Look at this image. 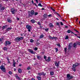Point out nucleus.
<instances>
[{
    "label": "nucleus",
    "mask_w": 80,
    "mask_h": 80,
    "mask_svg": "<svg viewBox=\"0 0 80 80\" xmlns=\"http://www.w3.org/2000/svg\"><path fill=\"white\" fill-rule=\"evenodd\" d=\"M57 38V37H54V39H55V40H56V39Z\"/></svg>",
    "instance_id": "obj_62"
},
{
    "label": "nucleus",
    "mask_w": 80,
    "mask_h": 80,
    "mask_svg": "<svg viewBox=\"0 0 80 80\" xmlns=\"http://www.w3.org/2000/svg\"><path fill=\"white\" fill-rule=\"evenodd\" d=\"M28 14L29 16L30 17H32V15H34L35 14V11L33 10H32L31 12H29Z\"/></svg>",
    "instance_id": "obj_1"
},
{
    "label": "nucleus",
    "mask_w": 80,
    "mask_h": 80,
    "mask_svg": "<svg viewBox=\"0 0 80 80\" xmlns=\"http://www.w3.org/2000/svg\"><path fill=\"white\" fill-rule=\"evenodd\" d=\"M57 46H58V47H60V45L59 44H57Z\"/></svg>",
    "instance_id": "obj_46"
},
{
    "label": "nucleus",
    "mask_w": 80,
    "mask_h": 80,
    "mask_svg": "<svg viewBox=\"0 0 80 80\" xmlns=\"http://www.w3.org/2000/svg\"><path fill=\"white\" fill-rule=\"evenodd\" d=\"M35 0L36 2L37 3H38V0Z\"/></svg>",
    "instance_id": "obj_53"
},
{
    "label": "nucleus",
    "mask_w": 80,
    "mask_h": 80,
    "mask_svg": "<svg viewBox=\"0 0 80 80\" xmlns=\"http://www.w3.org/2000/svg\"><path fill=\"white\" fill-rule=\"evenodd\" d=\"M16 79L18 80H21V79L20 78V77H17V78H16Z\"/></svg>",
    "instance_id": "obj_30"
},
{
    "label": "nucleus",
    "mask_w": 80,
    "mask_h": 80,
    "mask_svg": "<svg viewBox=\"0 0 80 80\" xmlns=\"http://www.w3.org/2000/svg\"><path fill=\"white\" fill-rule=\"evenodd\" d=\"M55 50H56V52H58V48H55Z\"/></svg>",
    "instance_id": "obj_35"
},
{
    "label": "nucleus",
    "mask_w": 80,
    "mask_h": 80,
    "mask_svg": "<svg viewBox=\"0 0 80 80\" xmlns=\"http://www.w3.org/2000/svg\"><path fill=\"white\" fill-rule=\"evenodd\" d=\"M59 63H60V61H58V62H55V64L56 67H58L59 66Z\"/></svg>",
    "instance_id": "obj_9"
},
{
    "label": "nucleus",
    "mask_w": 80,
    "mask_h": 80,
    "mask_svg": "<svg viewBox=\"0 0 80 80\" xmlns=\"http://www.w3.org/2000/svg\"><path fill=\"white\" fill-rule=\"evenodd\" d=\"M38 14V12H35L34 13V15L35 16H36V15H37Z\"/></svg>",
    "instance_id": "obj_28"
},
{
    "label": "nucleus",
    "mask_w": 80,
    "mask_h": 80,
    "mask_svg": "<svg viewBox=\"0 0 80 80\" xmlns=\"http://www.w3.org/2000/svg\"><path fill=\"white\" fill-rule=\"evenodd\" d=\"M11 44V42L8 41H6L5 42V46H7V45H10Z\"/></svg>",
    "instance_id": "obj_8"
},
{
    "label": "nucleus",
    "mask_w": 80,
    "mask_h": 80,
    "mask_svg": "<svg viewBox=\"0 0 80 80\" xmlns=\"http://www.w3.org/2000/svg\"><path fill=\"white\" fill-rule=\"evenodd\" d=\"M34 4V5H35V6H36L37 7L38 6H37V4H36L35 3Z\"/></svg>",
    "instance_id": "obj_60"
},
{
    "label": "nucleus",
    "mask_w": 80,
    "mask_h": 80,
    "mask_svg": "<svg viewBox=\"0 0 80 80\" xmlns=\"http://www.w3.org/2000/svg\"><path fill=\"white\" fill-rule=\"evenodd\" d=\"M36 44L37 45H40V43L37 42V43H36Z\"/></svg>",
    "instance_id": "obj_50"
},
{
    "label": "nucleus",
    "mask_w": 80,
    "mask_h": 80,
    "mask_svg": "<svg viewBox=\"0 0 80 80\" xmlns=\"http://www.w3.org/2000/svg\"><path fill=\"white\" fill-rule=\"evenodd\" d=\"M11 12L12 13V14H14L15 13V12H17V11H16V10H15V9L11 8Z\"/></svg>",
    "instance_id": "obj_5"
},
{
    "label": "nucleus",
    "mask_w": 80,
    "mask_h": 80,
    "mask_svg": "<svg viewBox=\"0 0 80 80\" xmlns=\"http://www.w3.org/2000/svg\"><path fill=\"white\" fill-rule=\"evenodd\" d=\"M52 16V15L51 14H49V15H48V17H51Z\"/></svg>",
    "instance_id": "obj_48"
},
{
    "label": "nucleus",
    "mask_w": 80,
    "mask_h": 80,
    "mask_svg": "<svg viewBox=\"0 0 80 80\" xmlns=\"http://www.w3.org/2000/svg\"><path fill=\"white\" fill-rule=\"evenodd\" d=\"M38 25H41V23L39 22H38Z\"/></svg>",
    "instance_id": "obj_41"
},
{
    "label": "nucleus",
    "mask_w": 80,
    "mask_h": 80,
    "mask_svg": "<svg viewBox=\"0 0 80 80\" xmlns=\"http://www.w3.org/2000/svg\"><path fill=\"white\" fill-rule=\"evenodd\" d=\"M44 18H47V15L46 14H44Z\"/></svg>",
    "instance_id": "obj_29"
},
{
    "label": "nucleus",
    "mask_w": 80,
    "mask_h": 80,
    "mask_svg": "<svg viewBox=\"0 0 80 80\" xmlns=\"http://www.w3.org/2000/svg\"><path fill=\"white\" fill-rule=\"evenodd\" d=\"M38 75L39 76H41V75H44V76H45L46 75V73H44V72H40L38 73Z\"/></svg>",
    "instance_id": "obj_4"
},
{
    "label": "nucleus",
    "mask_w": 80,
    "mask_h": 80,
    "mask_svg": "<svg viewBox=\"0 0 80 80\" xmlns=\"http://www.w3.org/2000/svg\"><path fill=\"white\" fill-rule=\"evenodd\" d=\"M77 44L75 43H74L73 44V47L74 48H77Z\"/></svg>",
    "instance_id": "obj_18"
},
{
    "label": "nucleus",
    "mask_w": 80,
    "mask_h": 80,
    "mask_svg": "<svg viewBox=\"0 0 80 80\" xmlns=\"http://www.w3.org/2000/svg\"><path fill=\"white\" fill-rule=\"evenodd\" d=\"M49 38H50V39H51V38H52V37H51V36H49Z\"/></svg>",
    "instance_id": "obj_52"
},
{
    "label": "nucleus",
    "mask_w": 80,
    "mask_h": 80,
    "mask_svg": "<svg viewBox=\"0 0 80 80\" xmlns=\"http://www.w3.org/2000/svg\"><path fill=\"white\" fill-rule=\"evenodd\" d=\"M65 39V40H67V39H68V36H66Z\"/></svg>",
    "instance_id": "obj_34"
},
{
    "label": "nucleus",
    "mask_w": 80,
    "mask_h": 80,
    "mask_svg": "<svg viewBox=\"0 0 80 80\" xmlns=\"http://www.w3.org/2000/svg\"><path fill=\"white\" fill-rule=\"evenodd\" d=\"M67 32L68 33H71V30H69Z\"/></svg>",
    "instance_id": "obj_31"
},
{
    "label": "nucleus",
    "mask_w": 80,
    "mask_h": 80,
    "mask_svg": "<svg viewBox=\"0 0 80 80\" xmlns=\"http://www.w3.org/2000/svg\"><path fill=\"white\" fill-rule=\"evenodd\" d=\"M72 70L74 71V72H75L76 71V70L75 69V68L73 67L72 68Z\"/></svg>",
    "instance_id": "obj_25"
},
{
    "label": "nucleus",
    "mask_w": 80,
    "mask_h": 80,
    "mask_svg": "<svg viewBox=\"0 0 80 80\" xmlns=\"http://www.w3.org/2000/svg\"><path fill=\"white\" fill-rule=\"evenodd\" d=\"M49 26L50 27H53V24H52V23H49Z\"/></svg>",
    "instance_id": "obj_16"
},
{
    "label": "nucleus",
    "mask_w": 80,
    "mask_h": 80,
    "mask_svg": "<svg viewBox=\"0 0 80 80\" xmlns=\"http://www.w3.org/2000/svg\"><path fill=\"white\" fill-rule=\"evenodd\" d=\"M28 70H30L31 69V68L30 67H28L27 68Z\"/></svg>",
    "instance_id": "obj_44"
},
{
    "label": "nucleus",
    "mask_w": 80,
    "mask_h": 80,
    "mask_svg": "<svg viewBox=\"0 0 80 80\" xmlns=\"http://www.w3.org/2000/svg\"><path fill=\"white\" fill-rule=\"evenodd\" d=\"M7 27V25H6L5 26H3V27L2 28L3 30H4V28H6V27Z\"/></svg>",
    "instance_id": "obj_20"
},
{
    "label": "nucleus",
    "mask_w": 80,
    "mask_h": 80,
    "mask_svg": "<svg viewBox=\"0 0 80 80\" xmlns=\"http://www.w3.org/2000/svg\"><path fill=\"white\" fill-rule=\"evenodd\" d=\"M50 57H48V59H46V61L47 62H48L50 61Z\"/></svg>",
    "instance_id": "obj_13"
},
{
    "label": "nucleus",
    "mask_w": 80,
    "mask_h": 80,
    "mask_svg": "<svg viewBox=\"0 0 80 80\" xmlns=\"http://www.w3.org/2000/svg\"><path fill=\"white\" fill-rule=\"evenodd\" d=\"M40 28H42V27H42V26H40Z\"/></svg>",
    "instance_id": "obj_59"
},
{
    "label": "nucleus",
    "mask_w": 80,
    "mask_h": 80,
    "mask_svg": "<svg viewBox=\"0 0 80 80\" xmlns=\"http://www.w3.org/2000/svg\"><path fill=\"white\" fill-rule=\"evenodd\" d=\"M9 74H10V75H12V72L11 71H9Z\"/></svg>",
    "instance_id": "obj_38"
},
{
    "label": "nucleus",
    "mask_w": 80,
    "mask_h": 80,
    "mask_svg": "<svg viewBox=\"0 0 80 80\" xmlns=\"http://www.w3.org/2000/svg\"><path fill=\"white\" fill-rule=\"evenodd\" d=\"M37 78L38 79V80H40L42 78L40 76H37Z\"/></svg>",
    "instance_id": "obj_15"
},
{
    "label": "nucleus",
    "mask_w": 80,
    "mask_h": 80,
    "mask_svg": "<svg viewBox=\"0 0 80 80\" xmlns=\"http://www.w3.org/2000/svg\"><path fill=\"white\" fill-rule=\"evenodd\" d=\"M53 39H54V37H51V40H53Z\"/></svg>",
    "instance_id": "obj_49"
},
{
    "label": "nucleus",
    "mask_w": 80,
    "mask_h": 80,
    "mask_svg": "<svg viewBox=\"0 0 80 80\" xmlns=\"http://www.w3.org/2000/svg\"><path fill=\"white\" fill-rule=\"evenodd\" d=\"M64 51H65V52H67V48H64Z\"/></svg>",
    "instance_id": "obj_40"
},
{
    "label": "nucleus",
    "mask_w": 80,
    "mask_h": 80,
    "mask_svg": "<svg viewBox=\"0 0 80 80\" xmlns=\"http://www.w3.org/2000/svg\"><path fill=\"white\" fill-rule=\"evenodd\" d=\"M12 28H8L6 29V31L7 32H9L10 30H12Z\"/></svg>",
    "instance_id": "obj_11"
},
{
    "label": "nucleus",
    "mask_w": 80,
    "mask_h": 80,
    "mask_svg": "<svg viewBox=\"0 0 80 80\" xmlns=\"http://www.w3.org/2000/svg\"><path fill=\"white\" fill-rule=\"evenodd\" d=\"M5 8L4 7H2L0 8V11H3V10H5Z\"/></svg>",
    "instance_id": "obj_14"
},
{
    "label": "nucleus",
    "mask_w": 80,
    "mask_h": 80,
    "mask_svg": "<svg viewBox=\"0 0 80 80\" xmlns=\"http://www.w3.org/2000/svg\"><path fill=\"white\" fill-rule=\"evenodd\" d=\"M19 38L20 39V40H23V37H21V38Z\"/></svg>",
    "instance_id": "obj_39"
},
{
    "label": "nucleus",
    "mask_w": 80,
    "mask_h": 80,
    "mask_svg": "<svg viewBox=\"0 0 80 80\" xmlns=\"http://www.w3.org/2000/svg\"><path fill=\"white\" fill-rule=\"evenodd\" d=\"M72 44L70 43L69 44V45L68 46V50H70V49H71V48H72Z\"/></svg>",
    "instance_id": "obj_12"
},
{
    "label": "nucleus",
    "mask_w": 80,
    "mask_h": 80,
    "mask_svg": "<svg viewBox=\"0 0 80 80\" xmlns=\"http://www.w3.org/2000/svg\"><path fill=\"white\" fill-rule=\"evenodd\" d=\"M44 59H45V60H47V59H46V58H47V57L45 56H44Z\"/></svg>",
    "instance_id": "obj_37"
},
{
    "label": "nucleus",
    "mask_w": 80,
    "mask_h": 80,
    "mask_svg": "<svg viewBox=\"0 0 80 80\" xmlns=\"http://www.w3.org/2000/svg\"><path fill=\"white\" fill-rule=\"evenodd\" d=\"M61 25H63V22H61Z\"/></svg>",
    "instance_id": "obj_51"
},
{
    "label": "nucleus",
    "mask_w": 80,
    "mask_h": 80,
    "mask_svg": "<svg viewBox=\"0 0 80 80\" xmlns=\"http://www.w3.org/2000/svg\"><path fill=\"white\" fill-rule=\"evenodd\" d=\"M3 49L4 50H7V48L6 47H4Z\"/></svg>",
    "instance_id": "obj_26"
},
{
    "label": "nucleus",
    "mask_w": 80,
    "mask_h": 80,
    "mask_svg": "<svg viewBox=\"0 0 80 80\" xmlns=\"http://www.w3.org/2000/svg\"><path fill=\"white\" fill-rule=\"evenodd\" d=\"M15 40L16 41L18 42V41H20V39L19 38H17L15 39Z\"/></svg>",
    "instance_id": "obj_17"
},
{
    "label": "nucleus",
    "mask_w": 80,
    "mask_h": 80,
    "mask_svg": "<svg viewBox=\"0 0 80 80\" xmlns=\"http://www.w3.org/2000/svg\"><path fill=\"white\" fill-rule=\"evenodd\" d=\"M57 25H59V23L58 22H57Z\"/></svg>",
    "instance_id": "obj_56"
},
{
    "label": "nucleus",
    "mask_w": 80,
    "mask_h": 80,
    "mask_svg": "<svg viewBox=\"0 0 80 80\" xmlns=\"http://www.w3.org/2000/svg\"><path fill=\"white\" fill-rule=\"evenodd\" d=\"M18 72L19 73H21L22 72V69H18Z\"/></svg>",
    "instance_id": "obj_24"
},
{
    "label": "nucleus",
    "mask_w": 80,
    "mask_h": 80,
    "mask_svg": "<svg viewBox=\"0 0 80 80\" xmlns=\"http://www.w3.org/2000/svg\"><path fill=\"white\" fill-rule=\"evenodd\" d=\"M34 50L35 51H37V50H38V48H34Z\"/></svg>",
    "instance_id": "obj_36"
},
{
    "label": "nucleus",
    "mask_w": 80,
    "mask_h": 80,
    "mask_svg": "<svg viewBox=\"0 0 80 80\" xmlns=\"http://www.w3.org/2000/svg\"><path fill=\"white\" fill-rule=\"evenodd\" d=\"M45 30L46 32H47V31H48V28H46V29H45Z\"/></svg>",
    "instance_id": "obj_43"
},
{
    "label": "nucleus",
    "mask_w": 80,
    "mask_h": 80,
    "mask_svg": "<svg viewBox=\"0 0 80 80\" xmlns=\"http://www.w3.org/2000/svg\"><path fill=\"white\" fill-rule=\"evenodd\" d=\"M32 4H34V3H33V0L32 1Z\"/></svg>",
    "instance_id": "obj_58"
},
{
    "label": "nucleus",
    "mask_w": 80,
    "mask_h": 80,
    "mask_svg": "<svg viewBox=\"0 0 80 80\" xmlns=\"http://www.w3.org/2000/svg\"><path fill=\"white\" fill-rule=\"evenodd\" d=\"M37 58L38 59H39V60H40V59H41V57L38 56H37Z\"/></svg>",
    "instance_id": "obj_23"
},
{
    "label": "nucleus",
    "mask_w": 80,
    "mask_h": 80,
    "mask_svg": "<svg viewBox=\"0 0 80 80\" xmlns=\"http://www.w3.org/2000/svg\"><path fill=\"white\" fill-rule=\"evenodd\" d=\"M67 77L69 79H71V78H73V76H70V75L69 74L67 75Z\"/></svg>",
    "instance_id": "obj_10"
},
{
    "label": "nucleus",
    "mask_w": 80,
    "mask_h": 80,
    "mask_svg": "<svg viewBox=\"0 0 80 80\" xmlns=\"http://www.w3.org/2000/svg\"><path fill=\"white\" fill-rule=\"evenodd\" d=\"M74 30H75V31L76 32H77V33H79V32L78 31L76 30V29H75Z\"/></svg>",
    "instance_id": "obj_45"
},
{
    "label": "nucleus",
    "mask_w": 80,
    "mask_h": 80,
    "mask_svg": "<svg viewBox=\"0 0 80 80\" xmlns=\"http://www.w3.org/2000/svg\"><path fill=\"white\" fill-rule=\"evenodd\" d=\"M79 65V63H76L74 64H73L72 66V67L73 68H75L76 67H77V66H78V65Z\"/></svg>",
    "instance_id": "obj_6"
},
{
    "label": "nucleus",
    "mask_w": 80,
    "mask_h": 80,
    "mask_svg": "<svg viewBox=\"0 0 80 80\" xmlns=\"http://www.w3.org/2000/svg\"><path fill=\"white\" fill-rule=\"evenodd\" d=\"M15 77H16V78H17L18 77V75H17L16 74V75H15Z\"/></svg>",
    "instance_id": "obj_47"
},
{
    "label": "nucleus",
    "mask_w": 80,
    "mask_h": 80,
    "mask_svg": "<svg viewBox=\"0 0 80 80\" xmlns=\"http://www.w3.org/2000/svg\"><path fill=\"white\" fill-rule=\"evenodd\" d=\"M31 22L32 23H35V20L32 19L31 20Z\"/></svg>",
    "instance_id": "obj_19"
},
{
    "label": "nucleus",
    "mask_w": 80,
    "mask_h": 80,
    "mask_svg": "<svg viewBox=\"0 0 80 80\" xmlns=\"http://www.w3.org/2000/svg\"><path fill=\"white\" fill-rule=\"evenodd\" d=\"M44 37V35L43 34L41 35L39 37L40 38H42Z\"/></svg>",
    "instance_id": "obj_22"
},
{
    "label": "nucleus",
    "mask_w": 80,
    "mask_h": 80,
    "mask_svg": "<svg viewBox=\"0 0 80 80\" xmlns=\"http://www.w3.org/2000/svg\"><path fill=\"white\" fill-rule=\"evenodd\" d=\"M51 9L52 10H53V12H55V10L54 9H53L51 8Z\"/></svg>",
    "instance_id": "obj_54"
},
{
    "label": "nucleus",
    "mask_w": 80,
    "mask_h": 80,
    "mask_svg": "<svg viewBox=\"0 0 80 80\" xmlns=\"http://www.w3.org/2000/svg\"><path fill=\"white\" fill-rule=\"evenodd\" d=\"M50 74L51 75H53L54 74V73L53 72H50Z\"/></svg>",
    "instance_id": "obj_32"
},
{
    "label": "nucleus",
    "mask_w": 80,
    "mask_h": 80,
    "mask_svg": "<svg viewBox=\"0 0 80 80\" xmlns=\"http://www.w3.org/2000/svg\"><path fill=\"white\" fill-rule=\"evenodd\" d=\"M28 51L31 53H32V54H35V52H33V50L31 49H28Z\"/></svg>",
    "instance_id": "obj_7"
},
{
    "label": "nucleus",
    "mask_w": 80,
    "mask_h": 80,
    "mask_svg": "<svg viewBox=\"0 0 80 80\" xmlns=\"http://www.w3.org/2000/svg\"><path fill=\"white\" fill-rule=\"evenodd\" d=\"M38 6H39L40 7H42V5L41 4V3H39L38 4Z\"/></svg>",
    "instance_id": "obj_33"
},
{
    "label": "nucleus",
    "mask_w": 80,
    "mask_h": 80,
    "mask_svg": "<svg viewBox=\"0 0 80 80\" xmlns=\"http://www.w3.org/2000/svg\"><path fill=\"white\" fill-rule=\"evenodd\" d=\"M0 69L2 70V72H6V71L5 70V67H4V66H1L0 67Z\"/></svg>",
    "instance_id": "obj_3"
},
{
    "label": "nucleus",
    "mask_w": 80,
    "mask_h": 80,
    "mask_svg": "<svg viewBox=\"0 0 80 80\" xmlns=\"http://www.w3.org/2000/svg\"><path fill=\"white\" fill-rule=\"evenodd\" d=\"M77 20H78V18H77V19L76 20V22H78V21Z\"/></svg>",
    "instance_id": "obj_63"
},
{
    "label": "nucleus",
    "mask_w": 80,
    "mask_h": 80,
    "mask_svg": "<svg viewBox=\"0 0 80 80\" xmlns=\"http://www.w3.org/2000/svg\"><path fill=\"white\" fill-rule=\"evenodd\" d=\"M73 34L75 36H77V34H75V33H73Z\"/></svg>",
    "instance_id": "obj_55"
},
{
    "label": "nucleus",
    "mask_w": 80,
    "mask_h": 80,
    "mask_svg": "<svg viewBox=\"0 0 80 80\" xmlns=\"http://www.w3.org/2000/svg\"><path fill=\"white\" fill-rule=\"evenodd\" d=\"M31 80H35L34 78H32L31 79Z\"/></svg>",
    "instance_id": "obj_57"
},
{
    "label": "nucleus",
    "mask_w": 80,
    "mask_h": 80,
    "mask_svg": "<svg viewBox=\"0 0 80 80\" xmlns=\"http://www.w3.org/2000/svg\"><path fill=\"white\" fill-rule=\"evenodd\" d=\"M42 10H45V9H44V8H42Z\"/></svg>",
    "instance_id": "obj_64"
},
{
    "label": "nucleus",
    "mask_w": 80,
    "mask_h": 80,
    "mask_svg": "<svg viewBox=\"0 0 80 80\" xmlns=\"http://www.w3.org/2000/svg\"><path fill=\"white\" fill-rule=\"evenodd\" d=\"M26 27L27 29H28V31L29 32H30L31 28H32V26H30L29 25H27L26 26Z\"/></svg>",
    "instance_id": "obj_2"
},
{
    "label": "nucleus",
    "mask_w": 80,
    "mask_h": 80,
    "mask_svg": "<svg viewBox=\"0 0 80 80\" xmlns=\"http://www.w3.org/2000/svg\"><path fill=\"white\" fill-rule=\"evenodd\" d=\"M8 22H9V23H11L12 22V21H11V20H9L8 21Z\"/></svg>",
    "instance_id": "obj_42"
},
{
    "label": "nucleus",
    "mask_w": 80,
    "mask_h": 80,
    "mask_svg": "<svg viewBox=\"0 0 80 80\" xmlns=\"http://www.w3.org/2000/svg\"><path fill=\"white\" fill-rule=\"evenodd\" d=\"M16 64V62H13V64H12L13 66L14 67H15V64Z\"/></svg>",
    "instance_id": "obj_21"
},
{
    "label": "nucleus",
    "mask_w": 80,
    "mask_h": 80,
    "mask_svg": "<svg viewBox=\"0 0 80 80\" xmlns=\"http://www.w3.org/2000/svg\"><path fill=\"white\" fill-rule=\"evenodd\" d=\"M33 42H34V41L32 39H31L30 40V42H31V43H33Z\"/></svg>",
    "instance_id": "obj_27"
},
{
    "label": "nucleus",
    "mask_w": 80,
    "mask_h": 80,
    "mask_svg": "<svg viewBox=\"0 0 80 80\" xmlns=\"http://www.w3.org/2000/svg\"><path fill=\"white\" fill-rule=\"evenodd\" d=\"M8 63H10V61L9 60H8Z\"/></svg>",
    "instance_id": "obj_61"
}]
</instances>
